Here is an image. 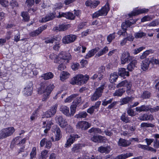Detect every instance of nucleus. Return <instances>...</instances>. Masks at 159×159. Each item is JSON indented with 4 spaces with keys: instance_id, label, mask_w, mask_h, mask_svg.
I'll list each match as a JSON object with an SVG mask.
<instances>
[{
    "instance_id": "f257e3e1",
    "label": "nucleus",
    "mask_w": 159,
    "mask_h": 159,
    "mask_svg": "<svg viewBox=\"0 0 159 159\" xmlns=\"http://www.w3.org/2000/svg\"><path fill=\"white\" fill-rule=\"evenodd\" d=\"M54 88V86L53 84L48 85L46 83L40 84V87L38 89V92L39 94L44 93L42 101H45L47 100Z\"/></svg>"
},
{
    "instance_id": "f03ea898",
    "label": "nucleus",
    "mask_w": 159,
    "mask_h": 159,
    "mask_svg": "<svg viewBox=\"0 0 159 159\" xmlns=\"http://www.w3.org/2000/svg\"><path fill=\"white\" fill-rule=\"evenodd\" d=\"M70 56L69 53L62 52L58 55L56 56L54 62L57 63H64L65 60H68L70 59Z\"/></svg>"
},
{
    "instance_id": "7ed1b4c3",
    "label": "nucleus",
    "mask_w": 159,
    "mask_h": 159,
    "mask_svg": "<svg viewBox=\"0 0 159 159\" xmlns=\"http://www.w3.org/2000/svg\"><path fill=\"white\" fill-rule=\"evenodd\" d=\"M110 7L109 4L107 2L105 5L102 7V9L95 12L92 14L93 18H97L100 16H106L109 11Z\"/></svg>"
},
{
    "instance_id": "20e7f679",
    "label": "nucleus",
    "mask_w": 159,
    "mask_h": 159,
    "mask_svg": "<svg viewBox=\"0 0 159 159\" xmlns=\"http://www.w3.org/2000/svg\"><path fill=\"white\" fill-rule=\"evenodd\" d=\"M15 129L13 127L4 128L0 131V139H5L12 135Z\"/></svg>"
},
{
    "instance_id": "39448f33",
    "label": "nucleus",
    "mask_w": 159,
    "mask_h": 159,
    "mask_svg": "<svg viewBox=\"0 0 159 159\" xmlns=\"http://www.w3.org/2000/svg\"><path fill=\"white\" fill-rule=\"evenodd\" d=\"M104 85H102L97 89L93 94L91 96L90 99L91 101H95L100 97L104 89Z\"/></svg>"
},
{
    "instance_id": "423d86ee",
    "label": "nucleus",
    "mask_w": 159,
    "mask_h": 159,
    "mask_svg": "<svg viewBox=\"0 0 159 159\" xmlns=\"http://www.w3.org/2000/svg\"><path fill=\"white\" fill-rule=\"evenodd\" d=\"M133 57L130 56L129 53L128 52H124L121 57V64H124L126 62H129L132 61L133 59Z\"/></svg>"
},
{
    "instance_id": "0eeeda50",
    "label": "nucleus",
    "mask_w": 159,
    "mask_h": 159,
    "mask_svg": "<svg viewBox=\"0 0 159 159\" xmlns=\"http://www.w3.org/2000/svg\"><path fill=\"white\" fill-rule=\"evenodd\" d=\"M77 37L75 35L70 34L64 36L62 39V43L65 44L70 43L74 42L76 39Z\"/></svg>"
},
{
    "instance_id": "6e6552de",
    "label": "nucleus",
    "mask_w": 159,
    "mask_h": 159,
    "mask_svg": "<svg viewBox=\"0 0 159 159\" xmlns=\"http://www.w3.org/2000/svg\"><path fill=\"white\" fill-rule=\"evenodd\" d=\"M90 126V125L88 122L81 121L78 123L76 125L77 128L86 130Z\"/></svg>"
},
{
    "instance_id": "1a4fd4ad",
    "label": "nucleus",
    "mask_w": 159,
    "mask_h": 159,
    "mask_svg": "<svg viewBox=\"0 0 159 159\" xmlns=\"http://www.w3.org/2000/svg\"><path fill=\"white\" fill-rule=\"evenodd\" d=\"M83 75H80L72 79L70 83L72 84L81 85L84 84L82 81Z\"/></svg>"
},
{
    "instance_id": "9d476101",
    "label": "nucleus",
    "mask_w": 159,
    "mask_h": 159,
    "mask_svg": "<svg viewBox=\"0 0 159 159\" xmlns=\"http://www.w3.org/2000/svg\"><path fill=\"white\" fill-rule=\"evenodd\" d=\"M58 18H61L62 17H65L66 19L73 20L75 18V16L71 12H68L66 13L62 12H59V15L57 16Z\"/></svg>"
},
{
    "instance_id": "9b49d317",
    "label": "nucleus",
    "mask_w": 159,
    "mask_h": 159,
    "mask_svg": "<svg viewBox=\"0 0 159 159\" xmlns=\"http://www.w3.org/2000/svg\"><path fill=\"white\" fill-rule=\"evenodd\" d=\"M33 84L31 82H29L26 87L24 89V93L27 96L30 95L32 92L33 89Z\"/></svg>"
},
{
    "instance_id": "f8f14e48",
    "label": "nucleus",
    "mask_w": 159,
    "mask_h": 159,
    "mask_svg": "<svg viewBox=\"0 0 159 159\" xmlns=\"http://www.w3.org/2000/svg\"><path fill=\"white\" fill-rule=\"evenodd\" d=\"M80 136L77 134H73L70 136V137L68 139L65 147L66 148L70 146L75 141V138H78Z\"/></svg>"
},
{
    "instance_id": "ddd939ff",
    "label": "nucleus",
    "mask_w": 159,
    "mask_h": 159,
    "mask_svg": "<svg viewBox=\"0 0 159 159\" xmlns=\"http://www.w3.org/2000/svg\"><path fill=\"white\" fill-rule=\"evenodd\" d=\"M55 118L57 122H58L61 127L64 128L67 125L66 120H64L61 116H57Z\"/></svg>"
},
{
    "instance_id": "4468645a",
    "label": "nucleus",
    "mask_w": 159,
    "mask_h": 159,
    "mask_svg": "<svg viewBox=\"0 0 159 159\" xmlns=\"http://www.w3.org/2000/svg\"><path fill=\"white\" fill-rule=\"evenodd\" d=\"M118 145L119 146L126 147L131 144L130 141L122 138H120L118 142Z\"/></svg>"
},
{
    "instance_id": "2eb2a0df",
    "label": "nucleus",
    "mask_w": 159,
    "mask_h": 159,
    "mask_svg": "<svg viewBox=\"0 0 159 159\" xmlns=\"http://www.w3.org/2000/svg\"><path fill=\"white\" fill-rule=\"evenodd\" d=\"M149 10L148 9L145 8H143L140 9L134 10L130 14H129V16H135L140 14L147 12Z\"/></svg>"
},
{
    "instance_id": "dca6fc26",
    "label": "nucleus",
    "mask_w": 159,
    "mask_h": 159,
    "mask_svg": "<svg viewBox=\"0 0 159 159\" xmlns=\"http://www.w3.org/2000/svg\"><path fill=\"white\" fill-rule=\"evenodd\" d=\"M47 26H45L40 27L38 28V30L31 32L30 33L31 36L34 37L38 35L41 33L46 28Z\"/></svg>"
},
{
    "instance_id": "f3484780",
    "label": "nucleus",
    "mask_w": 159,
    "mask_h": 159,
    "mask_svg": "<svg viewBox=\"0 0 159 159\" xmlns=\"http://www.w3.org/2000/svg\"><path fill=\"white\" fill-rule=\"evenodd\" d=\"M149 59L147 58L143 61L141 65V69L143 71H146L148 68L150 64Z\"/></svg>"
},
{
    "instance_id": "a211bd4d",
    "label": "nucleus",
    "mask_w": 159,
    "mask_h": 159,
    "mask_svg": "<svg viewBox=\"0 0 159 159\" xmlns=\"http://www.w3.org/2000/svg\"><path fill=\"white\" fill-rule=\"evenodd\" d=\"M111 150V148L110 146H107L105 147L101 146L98 148V151L102 153H108Z\"/></svg>"
},
{
    "instance_id": "6ab92c4d",
    "label": "nucleus",
    "mask_w": 159,
    "mask_h": 159,
    "mask_svg": "<svg viewBox=\"0 0 159 159\" xmlns=\"http://www.w3.org/2000/svg\"><path fill=\"white\" fill-rule=\"evenodd\" d=\"M43 125H44L43 127L46 128L44 130V132L45 133H47L48 131L50 130L51 125H53V123L52 120L48 121L47 122L46 121L43 122Z\"/></svg>"
},
{
    "instance_id": "aec40b11",
    "label": "nucleus",
    "mask_w": 159,
    "mask_h": 159,
    "mask_svg": "<svg viewBox=\"0 0 159 159\" xmlns=\"http://www.w3.org/2000/svg\"><path fill=\"white\" fill-rule=\"evenodd\" d=\"M118 75L121 77H124L125 76H128L129 75V72L126 71L125 68H121L118 70Z\"/></svg>"
},
{
    "instance_id": "412c9836",
    "label": "nucleus",
    "mask_w": 159,
    "mask_h": 159,
    "mask_svg": "<svg viewBox=\"0 0 159 159\" xmlns=\"http://www.w3.org/2000/svg\"><path fill=\"white\" fill-rule=\"evenodd\" d=\"M99 50V48H96L90 50L86 55L85 58L86 59H88L93 57Z\"/></svg>"
},
{
    "instance_id": "4be33fe9",
    "label": "nucleus",
    "mask_w": 159,
    "mask_h": 159,
    "mask_svg": "<svg viewBox=\"0 0 159 159\" xmlns=\"http://www.w3.org/2000/svg\"><path fill=\"white\" fill-rule=\"evenodd\" d=\"M60 111H61L62 113L65 115L67 116H70V114L69 112V108L66 106H61Z\"/></svg>"
},
{
    "instance_id": "5701e85b",
    "label": "nucleus",
    "mask_w": 159,
    "mask_h": 159,
    "mask_svg": "<svg viewBox=\"0 0 159 159\" xmlns=\"http://www.w3.org/2000/svg\"><path fill=\"white\" fill-rule=\"evenodd\" d=\"M133 98L132 97H129L128 96L126 97L121 99L120 101V105L127 104L129 102L132 101L133 100Z\"/></svg>"
},
{
    "instance_id": "b1692460",
    "label": "nucleus",
    "mask_w": 159,
    "mask_h": 159,
    "mask_svg": "<svg viewBox=\"0 0 159 159\" xmlns=\"http://www.w3.org/2000/svg\"><path fill=\"white\" fill-rule=\"evenodd\" d=\"M138 119L142 121H145L148 120H152L153 119V116L151 115H148L146 114H144L140 116Z\"/></svg>"
},
{
    "instance_id": "393cba45",
    "label": "nucleus",
    "mask_w": 159,
    "mask_h": 159,
    "mask_svg": "<svg viewBox=\"0 0 159 159\" xmlns=\"http://www.w3.org/2000/svg\"><path fill=\"white\" fill-rule=\"evenodd\" d=\"M118 78V75L116 72H114L110 74L109 81L111 83H113L116 81Z\"/></svg>"
},
{
    "instance_id": "a878e982",
    "label": "nucleus",
    "mask_w": 159,
    "mask_h": 159,
    "mask_svg": "<svg viewBox=\"0 0 159 159\" xmlns=\"http://www.w3.org/2000/svg\"><path fill=\"white\" fill-rule=\"evenodd\" d=\"M137 63V62L136 60L134 59L132 60L128 65L127 67V70L130 71H132L135 67Z\"/></svg>"
},
{
    "instance_id": "bb28decb",
    "label": "nucleus",
    "mask_w": 159,
    "mask_h": 159,
    "mask_svg": "<svg viewBox=\"0 0 159 159\" xmlns=\"http://www.w3.org/2000/svg\"><path fill=\"white\" fill-rule=\"evenodd\" d=\"M132 156L133 153H127L125 154H121L117 156L116 157V159H125Z\"/></svg>"
},
{
    "instance_id": "cd10ccee",
    "label": "nucleus",
    "mask_w": 159,
    "mask_h": 159,
    "mask_svg": "<svg viewBox=\"0 0 159 159\" xmlns=\"http://www.w3.org/2000/svg\"><path fill=\"white\" fill-rule=\"evenodd\" d=\"M108 51V48L107 46L104 47L102 49H101L98 53L96 54L95 57H99L105 54Z\"/></svg>"
},
{
    "instance_id": "c85d7f7f",
    "label": "nucleus",
    "mask_w": 159,
    "mask_h": 159,
    "mask_svg": "<svg viewBox=\"0 0 159 159\" xmlns=\"http://www.w3.org/2000/svg\"><path fill=\"white\" fill-rule=\"evenodd\" d=\"M149 107L145 105H142L141 107H136V111L137 112H140L142 111H148L149 110Z\"/></svg>"
},
{
    "instance_id": "c756f323",
    "label": "nucleus",
    "mask_w": 159,
    "mask_h": 159,
    "mask_svg": "<svg viewBox=\"0 0 159 159\" xmlns=\"http://www.w3.org/2000/svg\"><path fill=\"white\" fill-rule=\"evenodd\" d=\"M54 17V16L52 14H50L44 17L43 18L41 22H45L52 20Z\"/></svg>"
},
{
    "instance_id": "7c9ffc66",
    "label": "nucleus",
    "mask_w": 159,
    "mask_h": 159,
    "mask_svg": "<svg viewBox=\"0 0 159 159\" xmlns=\"http://www.w3.org/2000/svg\"><path fill=\"white\" fill-rule=\"evenodd\" d=\"M53 74L51 72H48L43 74L41 75V77L44 80H48L53 78Z\"/></svg>"
},
{
    "instance_id": "2f4dec72",
    "label": "nucleus",
    "mask_w": 159,
    "mask_h": 159,
    "mask_svg": "<svg viewBox=\"0 0 159 159\" xmlns=\"http://www.w3.org/2000/svg\"><path fill=\"white\" fill-rule=\"evenodd\" d=\"M125 92V90L123 88L119 89L116 90L113 94L114 96H121Z\"/></svg>"
},
{
    "instance_id": "473e14b6",
    "label": "nucleus",
    "mask_w": 159,
    "mask_h": 159,
    "mask_svg": "<svg viewBox=\"0 0 159 159\" xmlns=\"http://www.w3.org/2000/svg\"><path fill=\"white\" fill-rule=\"evenodd\" d=\"M103 138L104 137L101 135H94L91 138V140L94 142H100L103 140Z\"/></svg>"
},
{
    "instance_id": "72a5a7b5",
    "label": "nucleus",
    "mask_w": 159,
    "mask_h": 159,
    "mask_svg": "<svg viewBox=\"0 0 159 159\" xmlns=\"http://www.w3.org/2000/svg\"><path fill=\"white\" fill-rule=\"evenodd\" d=\"M89 133L92 134H95L97 133L101 134L102 131L99 128H92L89 130Z\"/></svg>"
},
{
    "instance_id": "f704fd0d",
    "label": "nucleus",
    "mask_w": 159,
    "mask_h": 159,
    "mask_svg": "<svg viewBox=\"0 0 159 159\" xmlns=\"http://www.w3.org/2000/svg\"><path fill=\"white\" fill-rule=\"evenodd\" d=\"M120 119L122 121L125 123H129L130 122L129 118L126 115L125 113H123L120 116Z\"/></svg>"
},
{
    "instance_id": "c9c22d12",
    "label": "nucleus",
    "mask_w": 159,
    "mask_h": 159,
    "mask_svg": "<svg viewBox=\"0 0 159 159\" xmlns=\"http://www.w3.org/2000/svg\"><path fill=\"white\" fill-rule=\"evenodd\" d=\"M124 86L127 88L126 92L129 93L132 86V84L131 82L125 80Z\"/></svg>"
},
{
    "instance_id": "e433bc0d",
    "label": "nucleus",
    "mask_w": 159,
    "mask_h": 159,
    "mask_svg": "<svg viewBox=\"0 0 159 159\" xmlns=\"http://www.w3.org/2000/svg\"><path fill=\"white\" fill-rule=\"evenodd\" d=\"M55 134V141H57L59 140L61 138V134L60 130L59 128H56Z\"/></svg>"
},
{
    "instance_id": "4c0bfd02",
    "label": "nucleus",
    "mask_w": 159,
    "mask_h": 159,
    "mask_svg": "<svg viewBox=\"0 0 159 159\" xmlns=\"http://www.w3.org/2000/svg\"><path fill=\"white\" fill-rule=\"evenodd\" d=\"M151 95V93L149 91H143L141 96V98L143 99L149 98Z\"/></svg>"
},
{
    "instance_id": "58836bf2",
    "label": "nucleus",
    "mask_w": 159,
    "mask_h": 159,
    "mask_svg": "<svg viewBox=\"0 0 159 159\" xmlns=\"http://www.w3.org/2000/svg\"><path fill=\"white\" fill-rule=\"evenodd\" d=\"M69 73L67 72L63 71L61 73L60 75L61 80L63 81L65 79H66L69 77Z\"/></svg>"
},
{
    "instance_id": "ea45409f",
    "label": "nucleus",
    "mask_w": 159,
    "mask_h": 159,
    "mask_svg": "<svg viewBox=\"0 0 159 159\" xmlns=\"http://www.w3.org/2000/svg\"><path fill=\"white\" fill-rule=\"evenodd\" d=\"M82 147L81 144H76L74 145L73 147L72 148V151L73 152H77Z\"/></svg>"
},
{
    "instance_id": "a19ab883",
    "label": "nucleus",
    "mask_w": 159,
    "mask_h": 159,
    "mask_svg": "<svg viewBox=\"0 0 159 159\" xmlns=\"http://www.w3.org/2000/svg\"><path fill=\"white\" fill-rule=\"evenodd\" d=\"M21 16L23 18V20L25 21H28L29 20L30 16L27 12H23L21 13Z\"/></svg>"
},
{
    "instance_id": "79ce46f5",
    "label": "nucleus",
    "mask_w": 159,
    "mask_h": 159,
    "mask_svg": "<svg viewBox=\"0 0 159 159\" xmlns=\"http://www.w3.org/2000/svg\"><path fill=\"white\" fill-rule=\"evenodd\" d=\"M87 115L86 112L83 111L79 113L78 114L76 115L75 117L77 118H84L87 116Z\"/></svg>"
},
{
    "instance_id": "37998d69",
    "label": "nucleus",
    "mask_w": 159,
    "mask_h": 159,
    "mask_svg": "<svg viewBox=\"0 0 159 159\" xmlns=\"http://www.w3.org/2000/svg\"><path fill=\"white\" fill-rule=\"evenodd\" d=\"M146 35V34L145 33L141 31H139L138 32L135 33L134 34V37L136 39L141 38L145 36Z\"/></svg>"
},
{
    "instance_id": "c03bdc74",
    "label": "nucleus",
    "mask_w": 159,
    "mask_h": 159,
    "mask_svg": "<svg viewBox=\"0 0 159 159\" xmlns=\"http://www.w3.org/2000/svg\"><path fill=\"white\" fill-rule=\"evenodd\" d=\"M48 151L45 150L43 151L41 153L40 157V158L45 159L48 157Z\"/></svg>"
},
{
    "instance_id": "a18cd8bd",
    "label": "nucleus",
    "mask_w": 159,
    "mask_h": 159,
    "mask_svg": "<svg viewBox=\"0 0 159 159\" xmlns=\"http://www.w3.org/2000/svg\"><path fill=\"white\" fill-rule=\"evenodd\" d=\"M58 107L57 104H55L53 105L51 108L49 110V111L52 114V115L54 116L56 113Z\"/></svg>"
},
{
    "instance_id": "49530a36",
    "label": "nucleus",
    "mask_w": 159,
    "mask_h": 159,
    "mask_svg": "<svg viewBox=\"0 0 159 159\" xmlns=\"http://www.w3.org/2000/svg\"><path fill=\"white\" fill-rule=\"evenodd\" d=\"M115 33H114L111 34H110L107 37V41L109 43H110L112 40L114 39L116 36L115 35Z\"/></svg>"
},
{
    "instance_id": "de8ad7c7",
    "label": "nucleus",
    "mask_w": 159,
    "mask_h": 159,
    "mask_svg": "<svg viewBox=\"0 0 159 159\" xmlns=\"http://www.w3.org/2000/svg\"><path fill=\"white\" fill-rule=\"evenodd\" d=\"M70 27L69 24L67 25H60V31H64Z\"/></svg>"
},
{
    "instance_id": "09e8293b",
    "label": "nucleus",
    "mask_w": 159,
    "mask_h": 159,
    "mask_svg": "<svg viewBox=\"0 0 159 159\" xmlns=\"http://www.w3.org/2000/svg\"><path fill=\"white\" fill-rule=\"evenodd\" d=\"M77 107L76 104H73L70 107V115L73 116L75 112L76 109Z\"/></svg>"
},
{
    "instance_id": "8fccbe9b",
    "label": "nucleus",
    "mask_w": 159,
    "mask_h": 159,
    "mask_svg": "<svg viewBox=\"0 0 159 159\" xmlns=\"http://www.w3.org/2000/svg\"><path fill=\"white\" fill-rule=\"evenodd\" d=\"M154 126V125L151 123H143L141 124V127H153Z\"/></svg>"
},
{
    "instance_id": "3c124183",
    "label": "nucleus",
    "mask_w": 159,
    "mask_h": 159,
    "mask_svg": "<svg viewBox=\"0 0 159 159\" xmlns=\"http://www.w3.org/2000/svg\"><path fill=\"white\" fill-rule=\"evenodd\" d=\"M100 1L98 0H97L92 2L91 6V8H95L100 4Z\"/></svg>"
},
{
    "instance_id": "603ef678",
    "label": "nucleus",
    "mask_w": 159,
    "mask_h": 159,
    "mask_svg": "<svg viewBox=\"0 0 159 159\" xmlns=\"http://www.w3.org/2000/svg\"><path fill=\"white\" fill-rule=\"evenodd\" d=\"M127 113L129 116H134L136 115L134 111L131 108H129L127 110Z\"/></svg>"
},
{
    "instance_id": "864d4df0",
    "label": "nucleus",
    "mask_w": 159,
    "mask_h": 159,
    "mask_svg": "<svg viewBox=\"0 0 159 159\" xmlns=\"http://www.w3.org/2000/svg\"><path fill=\"white\" fill-rule=\"evenodd\" d=\"M149 110L151 113L157 112L159 111V106H157L152 108L149 107Z\"/></svg>"
},
{
    "instance_id": "5fc2aeb1",
    "label": "nucleus",
    "mask_w": 159,
    "mask_h": 159,
    "mask_svg": "<svg viewBox=\"0 0 159 159\" xmlns=\"http://www.w3.org/2000/svg\"><path fill=\"white\" fill-rule=\"evenodd\" d=\"M16 32L17 33L14 36V40L15 41L17 42L20 40V34L18 31H17Z\"/></svg>"
},
{
    "instance_id": "6e6d98bb",
    "label": "nucleus",
    "mask_w": 159,
    "mask_h": 159,
    "mask_svg": "<svg viewBox=\"0 0 159 159\" xmlns=\"http://www.w3.org/2000/svg\"><path fill=\"white\" fill-rule=\"evenodd\" d=\"M159 24V21L158 20H155L150 23H149L148 25V26H155L158 25Z\"/></svg>"
},
{
    "instance_id": "4d7b16f0",
    "label": "nucleus",
    "mask_w": 159,
    "mask_h": 159,
    "mask_svg": "<svg viewBox=\"0 0 159 159\" xmlns=\"http://www.w3.org/2000/svg\"><path fill=\"white\" fill-rule=\"evenodd\" d=\"M57 37L53 38L51 39H47L45 41V42L46 43H52L55 40H57Z\"/></svg>"
},
{
    "instance_id": "13d9d810",
    "label": "nucleus",
    "mask_w": 159,
    "mask_h": 159,
    "mask_svg": "<svg viewBox=\"0 0 159 159\" xmlns=\"http://www.w3.org/2000/svg\"><path fill=\"white\" fill-rule=\"evenodd\" d=\"M43 116H44V117L49 118L53 116V115L51 113V112L48 110L44 113Z\"/></svg>"
},
{
    "instance_id": "bf43d9fd",
    "label": "nucleus",
    "mask_w": 159,
    "mask_h": 159,
    "mask_svg": "<svg viewBox=\"0 0 159 159\" xmlns=\"http://www.w3.org/2000/svg\"><path fill=\"white\" fill-rule=\"evenodd\" d=\"M144 48L143 47H139L138 48H137L134 49L133 51V53L134 54H137L141 51L142 50H143V49Z\"/></svg>"
},
{
    "instance_id": "052dcab7",
    "label": "nucleus",
    "mask_w": 159,
    "mask_h": 159,
    "mask_svg": "<svg viewBox=\"0 0 159 159\" xmlns=\"http://www.w3.org/2000/svg\"><path fill=\"white\" fill-rule=\"evenodd\" d=\"M153 147L155 148H159V141L157 139L154 140L153 142Z\"/></svg>"
},
{
    "instance_id": "680f3d73",
    "label": "nucleus",
    "mask_w": 159,
    "mask_h": 159,
    "mask_svg": "<svg viewBox=\"0 0 159 159\" xmlns=\"http://www.w3.org/2000/svg\"><path fill=\"white\" fill-rule=\"evenodd\" d=\"M150 63H151L152 64H159V61L158 60L154 58H152L150 60H149Z\"/></svg>"
},
{
    "instance_id": "e2e57ef3",
    "label": "nucleus",
    "mask_w": 159,
    "mask_h": 159,
    "mask_svg": "<svg viewBox=\"0 0 159 159\" xmlns=\"http://www.w3.org/2000/svg\"><path fill=\"white\" fill-rule=\"evenodd\" d=\"M36 153V148L35 147H34L32 151L30 153L31 158H33L35 157Z\"/></svg>"
},
{
    "instance_id": "0e129e2a",
    "label": "nucleus",
    "mask_w": 159,
    "mask_h": 159,
    "mask_svg": "<svg viewBox=\"0 0 159 159\" xmlns=\"http://www.w3.org/2000/svg\"><path fill=\"white\" fill-rule=\"evenodd\" d=\"M80 65L78 63H73L71 66V68L74 70H76L78 69Z\"/></svg>"
},
{
    "instance_id": "69168bd1",
    "label": "nucleus",
    "mask_w": 159,
    "mask_h": 159,
    "mask_svg": "<svg viewBox=\"0 0 159 159\" xmlns=\"http://www.w3.org/2000/svg\"><path fill=\"white\" fill-rule=\"evenodd\" d=\"M18 3L15 0H12L10 2V5L13 8L18 6Z\"/></svg>"
},
{
    "instance_id": "338daca9",
    "label": "nucleus",
    "mask_w": 159,
    "mask_h": 159,
    "mask_svg": "<svg viewBox=\"0 0 159 159\" xmlns=\"http://www.w3.org/2000/svg\"><path fill=\"white\" fill-rule=\"evenodd\" d=\"M112 101V99H110V100H105L102 102V104L103 106H106L107 104L111 103Z\"/></svg>"
},
{
    "instance_id": "774afa93",
    "label": "nucleus",
    "mask_w": 159,
    "mask_h": 159,
    "mask_svg": "<svg viewBox=\"0 0 159 159\" xmlns=\"http://www.w3.org/2000/svg\"><path fill=\"white\" fill-rule=\"evenodd\" d=\"M145 141L147 143V145L148 146L151 145V143L154 141V139H152L146 138Z\"/></svg>"
}]
</instances>
